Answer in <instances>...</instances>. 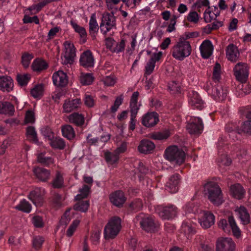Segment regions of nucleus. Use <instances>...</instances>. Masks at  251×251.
<instances>
[{
  "instance_id": "1",
  "label": "nucleus",
  "mask_w": 251,
  "mask_h": 251,
  "mask_svg": "<svg viewBox=\"0 0 251 251\" xmlns=\"http://www.w3.org/2000/svg\"><path fill=\"white\" fill-rule=\"evenodd\" d=\"M204 193L214 204L218 206L223 202L221 188L215 182H208L204 185Z\"/></svg>"
},
{
  "instance_id": "2",
  "label": "nucleus",
  "mask_w": 251,
  "mask_h": 251,
  "mask_svg": "<svg viewBox=\"0 0 251 251\" xmlns=\"http://www.w3.org/2000/svg\"><path fill=\"white\" fill-rule=\"evenodd\" d=\"M191 52V47L188 41L179 39V41L174 46L172 50L173 56L178 60L182 61L188 56Z\"/></svg>"
},
{
  "instance_id": "3",
  "label": "nucleus",
  "mask_w": 251,
  "mask_h": 251,
  "mask_svg": "<svg viewBox=\"0 0 251 251\" xmlns=\"http://www.w3.org/2000/svg\"><path fill=\"white\" fill-rule=\"evenodd\" d=\"M121 227V218L117 216L112 217L106 225L104 229L105 239L114 238L119 233Z\"/></svg>"
},
{
  "instance_id": "4",
  "label": "nucleus",
  "mask_w": 251,
  "mask_h": 251,
  "mask_svg": "<svg viewBox=\"0 0 251 251\" xmlns=\"http://www.w3.org/2000/svg\"><path fill=\"white\" fill-rule=\"evenodd\" d=\"M164 155L167 160L179 165L182 164L185 161L184 151L176 146L167 148L165 150Z\"/></svg>"
},
{
  "instance_id": "5",
  "label": "nucleus",
  "mask_w": 251,
  "mask_h": 251,
  "mask_svg": "<svg viewBox=\"0 0 251 251\" xmlns=\"http://www.w3.org/2000/svg\"><path fill=\"white\" fill-rule=\"evenodd\" d=\"M136 220L139 223L141 228L148 232L155 231L159 226L158 223L155 222L151 216L143 213L138 215Z\"/></svg>"
},
{
  "instance_id": "6",
  "label": "nucleus",
  "mask_w": 251,
  "mask_h": 251,
  "mask_svg": "<svg viewBox=\"0 0 251 251\" xmlns=\"http://www.w3.org/2000/svg\"><path fill=\"white\" fill-rule=\"evenodd\" d=\"M100 27L103 34H106L113 28H116V18L113 12H106L102 15Z\"/></svg>"
},
{
  "instance_id": "7",
  "label": "nucleus",
  "mask_w": 251,
  "mask_h": 251,
  "mask_svg": "<svg viewBox=\"0 0 251 251\" xmlns=\"http://www.w3.org/2000/svg\"><path fill=\"white\" fill-rule=\"evenodd\" d=\"M228 222L225 219H221L218 224V226L222 228L225 232L229 233L230 231V228L232 229V233L236 237L238 238L241 235V231L237 226L235 221L232 216L228 217Z\"/></svg>"
},
{
  "instance_id": "8",
  "label": "nucleus",
  "mask_w": 251,
  "mask_h": 251,
  "mask_svg": "<svg viewBox=\"0 0 251 251\" xmlns=\"http://www.w3.org/2000/svg\"><path fill=\"white\" fill-rule=\"evenodd\" d=\"M249 70L247 64H236L234 68L236 79L242 83H246L248 79Z\"/></svg>"
},
{
  "instance_id": "9",
  "label": "nucleus",
  "mask_w": 251,
  "mask_h": 251,
  "mask_svg": "<svg viewBox=\"0 0 251 251\" xmlns=\"http://www.w3.org/2000/svg\"><path fill=\"white\" fill-rule=\"evenodd\" d=\"M177 207L174 205L166 206L159 205L156 209L159 216L165 220L171 219L176 217L177 212Z\"/></svg>"
},
{
  "instance_id": "10",
  "label": "nucleus",
  "mask_w": 251,
  "mask_h": 251,
  "mask_svg": "<svg viewBox=\"0 0 251 251\" xmlns=\"http://www.w3.org/2000/svg\"><path fill=\"white\" fill-rule=\"evenodd\" d=\"M235 243L230 238H220L216 242V251H234Z\"/></svg>"
},
{
  "instance_id": "11",
  "label": "nucleus",
  "mask_w": 251,
  "mask_h": 251,
  "mask_svg": "<svg viewBox=\"0 0 251 251\" xmlns=\"http://www.w3.org/2000/svg\"><path fill=\"white\" fill-rule=\"evenodd\" d=\"M45 194L44 189L41 188H36L30 192L28 198L37 207H40L44 202V196Z\"/></svg>"
},
{
  "instance_id": "12",
  "label": "nucleus",
  "mask_w": 251,
  "mask_h": 251,
  "mask_svg": "<svg viewBox=\"0 0 251 251\" xmlns=\"http://www.w3.org/2000/svg\"><path fill=\"white\" fill-rule=\"evenodd\" d=\"M75 48L74 44L69 41H66L63 43V55L67 63L73 62L76 56Z\"/></svg>"
},
{
  "instance_id": "13",
  "label": "nucleus",
  "mask_w": 251,
  "mask_h": 251,
  "mask_svg": "<svg viewBox=\"0 0 251 251\" xmlns=\"http://www.w3.org/2000/svg\"><path fill=\"white\" fill-rule=\"evenodd\" d=\"M187 129L191 134H200L201 133L203 125L202 120L199 117H194L192 121L187 124Z\"/></svg>"
},
{
  "instance_id": "14",
  "label": "nucleus",
  "mask_w": 251,
  "mask_h": 251,
  "mask_svg": "<svg viewBox=\"0 0 251 251\" xmlns=\"http://www.w3.org/2000/svg\"><path fill=\"white\" fill-rule=\"evenodd\" d=\"M179 179L178 174L172 175L166 184L165 189L171 193H176L178 189Z\"/></svg>"
},
{
  "instance_id": "15",
  "label": "nucleus",
  "mask_w": 251,
  "mask_h": 251,
  "mask_svg": "<svg viewBox=\"0 0 251 251\" xmlns=\"http://www.w3.org/2000/svg\"><path fill=\"white\" fill-rule=\"evenodd\" d=\"M199 222L203 228H208L214 225L215 217L210 212L204 211L202 216L199 219Z\"/></svg>"
},
{
  "instance_id": "16",
  "label": "nucleus",
  "mask_w": 251,
  "mask_h": 251,
  "mask_svg": "<svg viewBox=\"0 0 251 251\" xmlns=\"http://www.w3.org/2000/svg\"><path fill=\"white\" fill-rule=\"evenodd\" d=\"M52 80L53 84L57 87H64L68 83L67 76L62 71H58L53 74Z\"/></svg>"
},
{
  "instance_id": "17",
  "label": "nucleus",
  "mask_w": 251,
  "mask_h": 251,
  "mask_svg": "<svg viewBox=\"0 0 251 251\" xmlns=\"http://www.w3.org/2000/svg\"><path fill=\"white\" fill-rule=\"evenodd\" d=\"M213 46L209 40H204L200 46L201 55L203 58H208L212 54Z\"/></svg>"
},
{
  "instance_id": "18",
  "label": "nucleus",
  "mask_w": 251,
  "mask_h": 251,
  "mask_svg": "<svg viewBox=\"0 0 251 251\" xmlns=\"http://www.w3.org/2000/svg\"><path fill=\"white\" fill-rule=\"evenodd\" d=\"M33 173L36 177L42 182H47L50 177V172L49 170L42 167H35L33 169Z\"/></svg>"
},
{
  "instance_id": "19",
  "label": "nucleus",
  "mask_w": 251,
  "mask_h": 251,
  "mask_svg": "<svg viewBox=\"0 0 251 251\" xmlns=\"http://www.w3.org/2000/svg\"><path fill=\"white\" fill-rule=\"evenodd\" d=\"M109 199L111 202L117 207L122 206L126 201L124 192L122 191H117L110 195Z\"/></svg>"
},
{
  "instance_id": "20",
  "label": "nucleus",
  "mask_w": 251,
  "mask_h": 251,
  "mask_svg": "<svg viewBox=\"0 0 251 251\" xmlns=\"http://www.w3.org/2000/svg\"><path fill=\"white\" fill-rule=\"evenodd\" d=\"M80 104V100L79 99L66 100L63 104V112H71L73 110L77 109Z\"/></svg>"
},
{
  "instance_id": "21",
  "label": "nucleus",
  "mask_w": 251,
  "mask_h": 251,
  "mask_svg": "<svg viewBox=\"0 0 251 251\" xmlns=\"http://www.w3.org/2000/svg\"><path fill=\"white\" fill-rule=\"evenodd\" d=\"M189 104L196 108L201 110L203 107V102L199 94L192 91L189 94Z\"/></svg>"
},
{
  "instance_id": "22",
  "label": "nucleus",
  "mask_w": 251,
  "mask_h": 251,
  "mask_svg": "<svg viewBox=\"0 0 251 251\" xmlns=\"http://www.w3.org/2000/svg\"><path fill=\"white\" fill-rule=\"evenodd\" d=\"M158 115L156 112L147 113L142 119V124L148 127L154 126L158 122Z\"/></svg>"
},
{
  "instance_id": "23",
  "label": "nucleus",
  "mask_w": 251,
  "mask_h": 251,
  "mask_svg": "<svg viewBox=\"0 0 251 251\" xmlns=\"http://www.w3.org/2000/svg\"><path fill=\"white\" fill-rule=\"evenodd\" d=\"M226 55L228 60L236 61L240 55L237 47L233 44H230L226 49Z\"/></svg>"
},
{
  "instance_id": "24",
  "label": "nucleus",
  "mask_w": 251,
  "mask_h": 251,
  "mask_svg": "<svg viewBox=\"0 0 251 251\" xmlns=\"http://www.w3.org/2000/svg\"><path fill=\"white\" fill-rule=\"evenodd\" d=\"M13 88V80L8 76L0 77V90L3 92H9Z\"/></svg>"
},
{
  "instance_id": "25",
  "label": "nucleus",
  "mask_w": 251,
  "mask_h": 251,
  "mask_svg": "<svg viewBox=\"0 0 251 251\" xmlns=\"http://www.w3.org/2000/svg\"><path fill=\"white\" fill-rule=\"evenodd\" d=\"M154 148L155 145L154 143L149 140H142L138 146L139 151L145 154L150 153Z\"/></svg>"
},
{
  "instance_id": "26",
  "label": "nucleus",
  "mask_w": 251,
  "mask_h": 251,
  "mask_svg": "<svg viewBox=\"0 0 251 251\" xmlns=\"http://www.w3.org/2000/svg\"><path fill=\"white\" fill-rule=\"evenodd\" d=\"M69 122L77 126H82L84 123V117L81 114L74 112L67 116Z\"/></svg>"
},
{
  "instance_id": "27",
  "label": "nucleus",
  "mask_w": 251,
  "mask_h": 251,
  "mask_svg": "<svg viewBox=\"0 0 251 251\" xmlns=\"http://www.w3.org/2000/svg\"><path fill=\"white\" fill-rule=\"evenodd\" d=\"M15 112L14 107L8 101H0V114L13 116Z\"/></svg>"
},
{
  "instance_id": "28",
  "label": "nucleus",
  "mask_w": 251,
  "mask_h": 251,
  "mask_svg": "<svg viewBox=\"0 0 251 251\" xmlns=\"http://www.w3.org/2000/svg\"><path fill=\"white\" fill-rule=\"evenodd\" d=\"M230 190L233 197L237 199L241 200L244 197L245 190L239 183L231 185Z\"/></svg>"
},
{
  "instance_id": "29",
  "label": "nucleus",
  "mask_w": 251,
  "mask_h": 251,
  "mask_svg": "<svg viewBox=\"0 0 251 251\" xmlns=\"http://www.w3.org/2000/svg\"><path fill=\"white\" fill-rule=\"evenodd\" d=\"M235 212L237 213L239 218L244 225H248L250 223V216L245 207L241 206L235 210Z\"/></svg>"
},
{
  "instance_id": "30",
  "label": "nucleus",
  "mask_w": 251,
  "mask_h": 251,
  "mask_svg": "<svg viewBox=\"0 0 251 251\" xmlns=\"http://www.w3.org/2000/svg\"><path fill=\"white\" fill-rule=\"evenodd\" d=\"M61 129L63 136L67 139L71 140L75 137V131L72 126L68 124L62 125Z\"/></svg>"
},
{
  "instance_id": "31",
  "label": "nucleus",
  "mask_w": 251,
  "mask_h": 251,
  "mask_svg": "<svg viewBox=\"0 0 251 251\" xmlns=\"http://www.w3.org/2000/svg\"><path fill=\"white\" fill-rule=\"evenodd\" d=\"M89 34L93 39L96 37V35L99 31V27L97 22L95 15H92L89 21Z\"/></svg>"
},
{
  "instance_id": "32",
  "label": "nucleus",
  "mask_w": 251,
  "mask_h": 251,
  "mask_svg": "<svg viewBox=\"0 0 251 251\" xmlns=\"http://www.w3.org/2000/svg\"><path fill=\"white\" fill-rule=\"evenodd\" d=\"M44 85L43 84L36 85L32 89H31V95L37 99H40L43 96L44 91Z\"/></svg>"
},
{
  "instance_id": "33",
  "label": "nucleus",
  "mask_w": 251,
  "mask_h": 251,
  "mask_svg": "<svg viewBox=\"0 0 251 251\" xmlns=\"http://www.w3.org/2000/svg\"><path fill=\"white\" fill-rule=\"evenodd\" d=\"M71 25L75 31L79 34L81 39L82 40L83 42L85 43L86 41L87 32L84 27L81 26L77 24L71 22Z\"/></svg>"
},
{
  "instance_id": "34",
  "label": "nucleus",
  "mask_w": 251,
  "mask_h": 251,
  "mask_svg": "<svg viewBox=\"0 0 251 251\" xmlns=\"http://www.w3.org/2000/svg\"><path fill=\"white\" fill-rule=\"evenodd\" d=\"M94 57L91 50H88L81 53L79 63H94Z\"/></svg>"
},
{
  "instance_id": "35",
  "label": "nucleus",
  "mask_w": 251,
  "mask_h": 251,
  "mask_svg": "<svg viewBox=\"0 0 251 251\" xmlns=\"http://www.w3.org/2000/svg\"><path fill=\"white\" fill-rule=\"evenodd\" d=\"M31 78V76L28 74H18L16 76L18 84L20 86L26 85Z\"/></svg>"
},
{
  "instance_id": "36",
  "label": "nucleus",
  "mask_w": 251,
  "mask_h": 251,
  "mask_svg": "<svg viewBox=\"0 0 251 251\" xmlns=\"http://www.w3.org/2000/svg\"><path fill=\"white\" fill-rule=\"evenodd\" d=\"M168 88L173 94H180L181 92L180 84L175 80L171 81L168 83Z\"/></svg>"
},
{
  "instance_id": "37",
  "label": "nucleus",
  "mask_w": 251,
  "mask_h": 251,
  "mask_svg": "<svg viewBox=\"0 0 251 251\" xmlns=\"http://www.w3.org/2000/svg\"><path fill=\"white\" fill-rule=\"evenodd\" d=\"M170 136V132L168 130L163 132L151 133L149 135V137L154 140H164L167 139Z\"/></svg>"
},
{
  "instance_id": "38",
  "label": "nucleus",
  "mask_w": 251,
  "mask_h": 251,
  "mask_svg": "<svg viewBox=\"0 0 251 251\" xmlns=\"http://www.w3.org/2000/svg\"><path fill=\"white\" fill-rule=\"evenodd\" d=\"M90 188L88 185H84L82 188L79 189V194L75 196V200L79 201L87 198L90 193Z\"/></svg>"
},
{
  "instance_id": "39",
  "label": "nucleus",
  "mask_w": 251,
  "mask_h": 251,
  "mask_svg": "<svg viewBox=\"0 0 251 251\" xmlns=\"http://www.w3.org/2000/svg\"><path fill=\"white\" fill-rule=\"evenodd\" d=\"M37 161L46 166H49L53 163V159L50 157L46 156L45 153H41L38 154Z\"/></svg>"
},
{
  "instance_id": "40",
  "label": "nucleus",
  "mask_w": 251,
  "mask_h": 251,
  "mask_svg": "<svg viewBox=\"0 0 251 251\" xmlns=\"http://www.w3.org/2000/svg\"><path fill=\"white\" fill-rule=\"evenodd\" d=\"M143 205L142 200L140 199H135L129 204V210L132 212H136L141 210Z\"/></svg>"
},
{
  "instance_id": "41",
  "label": "nucleus",
  "mask_w": 251,
  "mask_h": 251,
  "mask_svg": "<svg viewBox=\"0 0 251 251\" xmlns=\"http://www.w3.org/2000/svg\"><path fill=\"white\" fill-rule=\"evenodd\" d=\"M15 208L18 210L29 213L31 210V205L25 200H23Z\"/></svg>"
},
{
  "instance_id": "42",
  "label": "nucleus",
  "mask_w": 251,
  "mask_h": 251,
  "mask_svg": "<svg viewBox=\"0 0 251 251\" xmlns=\"http://www.w3.org/2000/svg\"><path fill=\"white\" fill-rule=\"evenodd\" d=\"M89 206V202L88 201H78L74 205V209L76 211L81 212H86L87 211Z\"/></svg>"
},
{
  "instance_id": "43",
  "label": "nucleus",
  "mask_w": 251,
  "mask_h": 251,
  "mask_svg": "<svg viewBox=\"0 0 251 251\" xmlns=\"http://www.w3.org/2000/svg\"><path fill=\"white\" fill-rule=\"evenodd\" d=\"M27 138L31 142L36 143L38 142L37 133L33 126H28L26 128Z\"/></svg>"
},
{
  "instance_id": "44",
  "label": "nucleus",
  "mask_w": 251,
  "mask_h": 251,
  "mask_svg": "<svg viewBox=\"0 0 251 251\" xmlns=\"http://www.w3.org/2000/svg\"><path fill=\"white\" fill-rule=\"evenodd\" d=\"M50 202L52 206L55 208H59L62 206V198L58 194H54L51 198Z\"/></svg>"
},
{
  "instance_id": "45",
  "label": "nucleus",
  "mask_w": 251,
  "mask_h": 251,
  "mask_svg": "<svg viewBox=\"0 0 251 251\" xmlns=\"http://www.w3.org/2000/svg\"><path fill=\"white\" fill-rule=\"evenodd\" d=\"M222 73L221 66L220 64H215L212 73V79L218 82L221 79V75Z\"/></svg>"
},
{
  "instance_id": "46",
  "label": "nucleus",
  "mask_w": 251,
  "mask_h": 251,
  "mask_svg": "<svg viewBox=\"0 0 251 251\" xmlns=\"http://www.w3.org/2000/svg\"><path fill=\"white\" fill-rule=\"evenodd\" d=\"M94 77L91 74H82L80 77L81 83L84 85H90L94 81Z\"/></svg>"
},
{
  "instance_id": "47",
  "label": "nucleus",
  "mask_w": 251,
  "mask_h": 251,
  "mask_svg": "<svg viewBox=\"0 0 251 251\" xmlns=\"http://www.w3.org/2000/svg\"><path fill=\"white\" fill-rule=\"evenodd\" d=\"M119 158V155L115 151L113 153L107 152L105 153V159L106 162L111 164L117 162Z\"/></svg>"
},
{
  "instance_id": "48",
  "label": "nucleus",
  "mask_w": 251,
  "mask_h": 251,
  "mask_svg": "<svg viewBox=\"0 0 251 251\" xmlns=\"http://www.w3.org/2000/svg\"><path fill=\"white\" fill-rule=\"evenodd\" d=\"M63 178L61 174L57 172L55 178L53 179L52 184L55 188H60L63 185Z\"/></svg>"
},
{
  "instance_id": "49",
  "label": "nucleus",
  "mask_w": 251,
  "mask_h": 251,
  "mask_svg": "<svg viewBox=\"0 0 251 251\" xmlns=\"http://www.w3.org/2000/svg\"><path fill=\"white\" fill-rule=\"evenodd\" d=\"M221 91H223V89L221 86L217 85L214 86L212 88L209 94H211L215 99H216L217 98L219 99L222 98V99H223L225 98V95L224 93H222V94L221 95Z\"/></svg>"
},
{
  "instance_id": "50",
  "label": "nucleus",
  "mask_w": 251,
  "mask_h": 251,
  "mask_svg": "<svg viewBox=\"0 0 251 251\" xmlns=\"http://www.w3.org/2000/svg\"><path fill=\"white\" fill-rule=\"evenodd\" d=\"M199 19L200 15L195 11H190L187 16L185 17V20L194 24H197L199 21Z\"/></svg>"
},
{
  "instance_id": "51",
  "label": "nucleus",
  "mask_w": 251,
  "mask_h": 251,
  "mask_svg": "<svg viewBox=\"0 0 251 251\" xmlns=\"http://www.w3.org/2000/svg\"><path fill=\"white\" fill-rule=\"evenodd\" d=\"M226 130L229 132V137L232 138L233 140H235L237 138V134L240 133L239 129H237L236 127L233 125H227L226 127Z\"/></svg>"
},
{
  "instance_id": "52",
  "label": "nucleus",
  "mask_w": 251,
  "mask_h": 251,
  "mask_svg": "<svg viewBox=\"0 0 251 251\" xmlns=\"http://www.w3.org/2000/svg\"><path fill=\"white\" fill-rule=\"evenodd\" d=\"M51 146L54 148L62 150L65 147V143L62 138H55L51 142Z\"/></svg>"
},
{
  "instance_id": "53",
  "label": "nucleus",
  "mask_w": 251,
  "mask_h": 251,
  "mask_svg": "<svg viewBox=\"0 0 251 251\" xmlns=\"http://www.w3.org/2000/svg\"><path fill=\"white\" fill-rule=\"evenodd\" d=\"M126 41L124 39H122L120 42H116L115 46L113 47V51L116 53L123 52L125 50Z\"/></svg>"
},
{
  "instance_id": "54",
  "label": "nucleus",
  "mask_w": 251,
  "mask_h": 251,
  "mask_svg": "<svg viewBox=\"0 0 251 251\" xmlns=\"http://www.w3.org/2000/svg\"><path fill=\"white\" fill-rule=\"evenodd\" d=\"M44 242V239L42 236H36L33 240V247L36 250L40 249Z\"/></svg>"
},
{
  "instance_id": "55",
  "label": "nucleus",
  "mask_w": 251,
  "mask_h": 251,
  "mask_svg": "<svg viewBox=\"0 0 251 251\" xmlns=\"http://www.w3.org/2000/svg\"><path fill=\"white\" fill-rule=\"evenodd\" d=\"M31 67L33 71L40 73L48 68V64H32Z\"/></svg>"
},
{
  "instance_id": "56",
  "label": "nucleus",
  "mask_w": 251,
  "mask_h": 251,
  "mask_svg": "<svg viewBox=\"0 0 251 251\" xmlns=\"http://www.w3.org/2000/svg\"><path fill=\"white\" fill-rule=\"evenodd\" d=\"M79 224V221L75 220L70 225L66 232V234L68 237H71L73 235Z\"/></svg>"
},
{
  "instance_id": "57",
  "label": "nucleus",
  "mask_w": 251,
  "mask_h": 251,
  "mask_svg": "<svg viewBox=\"0 0 251 251\" xmlns=\"http://www.w3.org/2000/svg\"><path fill=\"white\" fill-rule=\"evenodd\" d=\"M32 223L37 228H41L44 226L43 219L39 216H35L32 219Z\"/></svg>"
},
{
  "instance_id": "58",
  "label": "nucleus",
  "mask_w": 251,
  "mask_h": 251,
  "mask_svg": "<svg viewBox=\"0 0 251 251\" xmlns=\"http://www.w3.org/2000/svg\"><path fill=\"white\" fill-rule=\"evenodd\" d=\"M35 113L31 110L26 112L25 121L26 123H33L35 122Z\"/></svg>"
},
{
  "instance_id": "59",
  "label": "nucleus",
  "mask_w": 251,
  "mask_h": 251,
  "mask_svg": "<svg viewBox=\"0 0 251 251\" xmlns=\"http://www.w3.org/2000/svg\"><path fill=\"white\" fill-rule=\"evenodd\" d=\"M23 21L25 24L34 23L36 24H39V19L37 16L31 17L29 16L25 15Z\"/></svg>"
},
{
  "instance_id": "60",
  "label": "nucleus",
  "mask_w": 251,
  "mask_h": 251,
  "mask_svg": "<svg viewBox=\"0 0 251 251\" xmlns=\"http://www.w3.org/2000/svg\"><path fill=\"white\" fill-rule=\"evenodd\" d=\"M241 130L244 133L251 135V121H246L243 123Z\"/></svg>"
},
{
  "instance_id": "61",
  "label": "nucleus",
  "mask_w": 251,
  "mask_h": 251,
  "mask_svg": "<svg viewBox=\"0 0 251 251\" xmlns=\"http://www.w3.org/2000/svg\"><path fill=\"white\" fill-rule=\"evenodd\" d=\"M222 24L221 22H214L211 24L207 25L205 29H207V32H210L212 30H216L220 28V27L222 26Z\"/></svg>"
},
{
  "instance_id": "62",
  "label": "nucleus",
  "mask_w": 251,
  "mask_h": 251,
  "mask_svg": "<svg viewBox=\"0 0 251 251\" xmlns=\"http://www.w3.org/2000/svg\"><path fill=\"white\" fill-rule=\"evenodd\" d=\"M120 2L122 1L127 7L135 8L137 5H139L142 0H119Z\"/></svg>"
},
{
  "instance_id": "63",
  "label": "nucleus",
  "mask_w": 251,
  "mask_h": 251,
  "mask_svg": "<svg viewBox=\"0 0 251 251\" xmlns=\"http://www.w3.org/2000/svg\"><path fill=\"white\" fill-rule=\"evenodd\" d=\"M69 211L70 210H66L65 213L61 217L59 222V224L61 226H66L69 223L71 218L69 217V215H67L68 212H69Z\"/></svg>"
},
{
  "instance_id": "64",
  "label": "nucleus",
  "mask_w": 251,
  "mask_h": 251,
  "mask_svg": "<svg viewBox=\"0 0 251 251\" xmlns=\"http://www.w3.org/2000/svg\"><path fill=\"white\" fill-rule=\"evenodd\" d=\"M61 30L59 26H55L51 28L48 32V37L49 39H51Z\"/></svg>"
}]
</instances>
